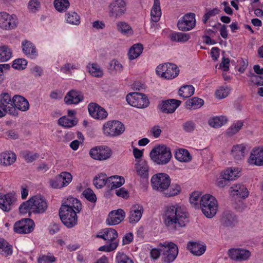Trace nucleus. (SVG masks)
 Listing matches in <instances>:
<instances>
[{
    "label": "nucleus",
    "mask_w": 263,
    "mask_h": 263,
    "mask_svg": "<svg viewBox=\"0 0 263 263\" xmlns=\"http://www.w3.org/2000/svg\"><path fill=\"white\" fill-rule=\"evenodd\" d=\"M166 227L171 231H176L184 227L188 222L185 208L179 204H171L166 206L163 215Z\"/></svg>",
    "instance_id": "obj_1"
},
{
    "label": "nucleus",
    "mask_w": 263,
    "mask_h": 263,
    "mask_svg": "<svg viewBox=\"0 0 263 263\" xmlns=\"http://www.w3.org/2000/svg\"><path fill=\"white\" fill-rule=\"evenodd\" d=\"M48 204L46 200L41 195H36L29 200L23 202L19 207L21 214L27 213L43 214L47 209Z\"/></svg>",
    "instance_id": "obj_2"
},
{
    "label": "nucleus",
    "mask_w": 263,
    "mask_h": 263,
    "mask_svg": "<svg viewBox=\"0 0 263 263\" xmlns=\"http://www.w3.org/2000/svg\"><path fill=\"white\" fill-rule=\"evenodd\" d=\"M149 157L155 164L165 165L171 161L172 154L169 147L164 144H159L151 150Z\"/></svg>",
    "instance_id": "obj_3"
},
{
    "label": "nucleus",
    "mask_w": 263,
    "mask_h": 263,
    "mask_svg": "<svg viewBox=\"0 0 263 263\" xmlns=\"http://www.w3.org/2000/svg\"><path fill=\"white\" fill-rule=\"evenodd\" d=\"M97 237L108 240L110 242L108 245L100 247L99 248V250L100 251L109 252L115 250L118 246V242L116 240L118 237V233L114 229H104L99 233Z\"/></svg>",
    "instance_id": "obj_4"
},
{
    "label": "nucleus",
    "mask_w": 263,
    "mask_h": 263,
    "mask_svg": "<svg viewBox=\"0 0 263 263\" xmlns=\"http://www.w3.org/2000/svg\"><path fill=\"white\" fill-rule=\"evenodd\" d=\"M218 206V202L213 196L205 194L202 196L199 208L206 217L211 218L216 214Z\"/></svg>",
    "instance_id": "obj_5"
},
{
    "label": "nucleus",
    "mask_w": 263,
    "mask_h": 263,
    "mask_svg": "<svg viewBox=\"0 0 263 263\" xmlns=\"http://www.w3.org/2000/svg\"><path fill=\"white\" fill-rule=\"evenodd\" d=\"M158 76L166 80H172L178 76L179 69L175 64L165 63L159 65L156 68Z\"/></svg>",
    "instance_id": "obj_6"
},
{
    "label": "nucleus",
    "mask_w": 263,
    "mask_h": 263,
    "mask_svg": "<svg viewBox=\"0 0 263 263\" xmlns=\"http://www.w3.org/2000/svg\"><path fill=\"white\" fill-rule=\"evenodd\" d=\"M125 130L123 123L119 121H109L105 122L102 127V132L107 137H117L121 135Z\"/></svg>",
    "instance_id": "obj_7"
},
{
    "label": "nucleus",
    "mask_w": 263,
    "mask_h": 263,
    "mask_svg": "<svg viewBox=\"0 0 263 263\" xmlns=\"http://www.w3.org/2000/svg\"><path fill=\"white\" fill-rule=\"evenodd\" d=\"M76 213L70 207L61 206L59 210V216L63 224L67 228H71L77 223L78 217Z\"/></svg>",
    "instance_id": "obj_8"
},
{
    "label": "nucleus",
    "mask_w": 263,
    "mask_h": 263,
    "mask_svg": "<svg viewBox=\"0 0 263 263\" xmlns=\"http://www.w3.org/2000/svg\"><path fill=\"white\" fill-rule=\"evenodd\" d=\"M126 100L130 105L138 108H146L149 104V100L145 95L137 92L128 93Z\"/></svg>",
    "instance_id": "obj_9"
},
{
    "label": "nucleus",
    "mask_w": 263,
    "mask_h": 263,
    "mask_svg": "<svg viewBox=\"0 0 263 263\" xmlns=\"http://www.w3.org/2000/svg\"><path fill=\"white\" fill-rule=\"evenodd\" d=\"M151 183L153 189L161 192H164L171 183L170 176L165 173H158L151 178Z\"/></svg>",
    "instance_id": "obj_10"
},
{
    "label": "nucleus",
    "mask_w": 263,
    "mask_h": 263,
    "mask_svg": "<svg viewBox=\"0 0 263 263\" xmlns=\"http://www.w3.org/2000/svg\"><path fill=\"white\" fill-rule=\"evenodd\" d=\"M163 247L161 250L162 251V259L164 262L170 263L173 262L176 258L178 249L177 246L172 242H164L160 244Z\"/></svg>",
    "instance_id": "obj_11"
},
{
    "label": "nucleus",
    "mask_w": 263,
    "mask_h": 263,
    "mask_svg": "<svg viewBox=\"0 0 263 263\" xmlns=\"http://www.w3.org/2000/svg\"><path fill=\"white\" fill-rule=\"evenodd\" d=\"M18 24L17 16L5 12H0V29L11 30L16 28Z\"/></svg>",
    "instance_id": "obj_12"
},
{
    "label": "nucleus",
    "mask_w": 263,
    "mask_h": 263,
    "mask_svg": "<svg viewBox=\"0 0 263 263\" xmlns=\"http://www.w3.org/2000/svg\"><path fill=\"white\" fill-rule=\"evenodd\" d=\"M126 11V3L124 0H115L108 6V14L111 17L118 18Z\"/></svg>",
    "instance_id": "obj_13"
},
{
    "label": "nucleus",
    "mask_w": 263,
    "mask_h": 263,
    "mask_svg": "<svg viewBox=\"0 0 263 263\" xmlns=\"http://www.w3.org/2000/svg\"><path fill=\"white\" fill-rule=\"evenodd\" d=\"M227 254L232 260L236 262L248 260L251 255L249 250L241 248H231L228 250Z\"/></svg>",
    "instance_id": "obj_14"
},
{
    "label": "nucleus",
    "mask_w": 263,
    "mask_h": 263,
    "mask_svg": "<svg viewBox=\"0 0 263 263\" xmlns=\"http://www.w3.org/2000/svg\"><path fill=\"white\" fill-rule=\"evenodd\" d=\"M72 177L69 173L64 172L50 180V186L54 189H61L67 186L72 181Z\"/></svg>",
    "instance_id": "obj_15"
},
{
    "label": "nucleus",
    "mask_w": 263,
    "mask_h": 263,
    "mask_svg": "<svg viewBox=\"0 0 263 263\" xmlns=\"http://www.w3.org/2000/svg\"><path fill=\"white\" fill-rule=\"evenodd\" d=\"M195 25V14L193 13L185 14L177 23L179 30L182 31H190L194 28Z\"/></svg>",
    "instance_id": "obj_16"
},
{
    "label": "nucleus",
    "mask_w": 263,
    "mask_h": 263,
    "mask_svg": "<svg viewBox=\"0 0 263 263\" xmlns=\"http://www.w3.org/2000/svg\"><path fill=\"white\" fill-rule=\"evenodd\" d=\"M34 223L29 218H25L16 222L13 227L15 232L18 234H27L33 230Z\"/></svg>",
    "instance_id": "obj_17"
},
{
    "label": "nucleus",
    "mask_w": 263,
    "mask_h": 263,
    "mask_svg": "<svg viewBox=\"0 0 263 263\" xmlns=\"http://www.w3.org/2000/svg\"><path fill=\"white\" fill-rule=\"evenodd\" d=\"M89 153L93 159L105 160L111 156V151L107 146H97L91 148Z\"/></svg>",
    "instance_id": "obj_18"
},
{
    "label": "nucleus",
    "mask_w": 263,
    "mask_h": 263,
    "mask_svg": "<svg viewBox=\"0 0 263 263\" xmlns=\"http://www.w3.org/2000/svg\"><path fill=\"white\" fill-rule=\"evenodd\" d=\"M88 110L90 116L95 119L104 120L108 116L107 111L96 103H89Z\"/></svg>",
    "instance_id": "obj_19"
},
{
    "label": "nucleus",
    "mask_w": 263,
    "mask_h": 263,
    "mask_svg": "<svg viewBox=\"0 0 263 263\" xmlns=\"http://www.w3.org/2000/svg\"><path fill=\"white\" fill-rule=\"evenodd\" d=\"M14 96L12 98L8 93H3L0 95V104L7 111L8 114L13 116H17L18 113L13 107Z\"/></svg>",
    "instance_id": "obj_20"
},
{
    "label": "nucleus",
    "mask_w": 263,
    "mask_h": 263,
    "mask_svg": "<svg viewBox=\"0 0 263 263\" xmlns=\"http://www.w3.org/2000/svg\"><path fill=\"white\" fill-rule=\"evenodd\" d=\"M21 47L23 53L31 59H35L39 55L35 45L31 41L24 40L22 42Z\"/></svg>",
    "instance_id": "obj_21"
},
{
    "label": "nucleus",
    "mask_w": 263,
    "mask_h": 263,
    "mask_svg": "<svg viewBox=\"0 0 263 263\" xmlns=\"http://www.w3.org/2000/svg\"><path fill=\"white\" fill-rule=\"evenodd\" d=\"M248 162L251 165L263 166V148H254L251 151Z\"/></svg>",
    "instance_id": "obj_22"
},
{
    "label": "nucleus",
    "mask_w": 263,
    "mask_h": 263,
    "mask_svg": "<svg viewBox=\"0 0 263 263\" xmlns=\"http://www.w3.org/2000/svg\"><path fill=\"white\" fill-rule=\"evenodd\" d=\"M180 103L181 101L179 100L169 99L162 101L159 108L162 112L172 114L179 106Z\"/></svg>",
    "instance_id": "obj_23"
},
{
    "label": "nucleus",
    "mask_w": 263,
    "mask_h": 263,
    "mask_svg": "<svg viewBox=\"0 0 263 263\" xmlns=\"http://www.w3.org/2000/svg\"><path fill=\"white\" fill-rule=\"evenodd\" d=\"M125 217V212L122 209L112 211L109 213L106 219L108 225L112 226L120 223Z\"/></svg>",
    "instance_id": "obj_24"
},
{
    "label": "nucleus",
    "mask_w": 263,
    "mask_h": 263,
    "mask_svg": "<svg viewBox=\"0 0 263 263\" xmlns=\"http://www.w3.org/2000/svg\"><path fill=\"white\" fill-rule=\"evenodd\" d=\"M220 221L224 227H233L237 222L236 215L230 211H224L220 216Z\"/></svg>",
    "instance_id": "obj_25"
},
{
    "label": "nucleus",
    "mask_w": 263,
    "mask_h": 263,
    "mask_svg": "<svg viewBox=\"0 0 263 263\" xmlns=\"http://www.w3.org/2000/svg\"><path fill=\"white\" fill-rule=\"evenodd\" d=\"M144 210L142 205L139 204L133 205L130 209V214L129 216V221L130 223H136L141 218Z\"/></svg>",
    "instance_id": "obj_26"
},
{
    "label": "nucleus",
    "mask_w": 263,
    "mask_h": 263,
    "mask_svg": "<svg viewBox=\"0 0 263 263\" xmlns=\"http://www.w3.org/2000/svg\"><path fill=\"white\" fill-rule=\"evenodd\" d=\"M83 99L81 92L75 90L69 91L64 98V102L67 105L78 104Z\"/></svg>",
    "instance_id": "obj_27"
},
{
    "label": "nucleus",
    "mask_w": 263,
    "mask_h": 263,
    "mask_svg": "<svg viewBox=\"0 0 263 263\" xmlns=\"http://www.w3.org/2000/svg\"><path fill=\"white\" fill-rule=\"evenodd\" d=\"M230 192L232 196L243 198L247 197L249 195L247 187L242 184H233L230 187Z\"/></svg>",
    "instance_id": "obj_28"
},
{
    "label": "nucleus",
    "mask_w": 263,
    "mask_h": 263,
    "mask_svg": "<svg viewBox=\"0 0 263 263\" xmlns=\"http://www.w3.org/2000/svg\"><path fill=\"white\" fill-rule=\"evenodd\" d=\"M15 198L11 194L4 195L0 193V208L5 212H8L11 209V204Z\"/></svg>",
    "instance_id": "obj_29"
},
{
    "label": "nucleus",
    "mask_w": 263,
    "mask_h": 263,
    "mask_svg": "<svg viewBox=\"0 0 263 263\" xmlns=\"http://www.w3.org/2000/svg\"><path fill=\"white\" fill-rule=\"evenodd\" d=\"M13 107L17 110L18 109L22 111H26L29 109V103L24 97L19 96H14Z\"/></svg>",
    "instance_id": "obj_30"
},
{
    "label": "nucleus",
    "mask_w": 263,
    "mask_h": 263,
    "mask_svg": "<svg viewBox=\"0 0 263 263\" xmlns=\"http://www.w3.org/2000/svg\"><path fill=\"white\" fill-rule=\"evenodd\" d=\"M135 169L137 174L142 178H147L149 174L148 163L144 160L138 161L135 164Z\"/></svg>",
    "instance_id": "obj_31"
},
{
    "label": "nucleus",
    "mask_w": 263,
    "mask_h": 263,
    "mask_svg": "<svg viewBox=\"0 0 263 263\" xmlns=\"http://www.w3.org/2000/svg\"><path fill=\"white\" fill-rule=\"evenodd\" d=\"M247 153L246 146L242 144L234 145L231 150V155L236 160L242 159Z\"/></svg>",
    "instance_id": "obj_32"
},
{
    "label": "nucleus",
    "mask_w": 263,
    "mask_h": 263,
    "mask_svg": "<svg viewBox=\"0 0 263 263\" xmlns=\"http://www.w3.org/2000/svg\"><path fill=\"white\" fill-rule=\"evenodd\" d=\"M16 159V155L11 152H3L0 154V163L5 166L12 164Z\"/></svg>",
    "instance_id": "obj_33"
},
{
    "label": "nucleus",
    "mask_w": 263,
    "mask_h": 263,
    "mask_svg": "<svg viewBox=\"0 0 263 263\" xmlns=\"http://www.w3.org/2000/svg\"><path fill=\"white\" fill-rule=\"evenodd\" d=\"M187 249L194 255L200 256L206 250L205 246L195 242H190L187 245Z\"/></svg>",
    "instance_id": "obj_34"
},
{
    "label": "nucleus",
    "mask_w": 263,
    "mask_h": 263,
    "mask_svg": "<svg viewBox=\"0 0 263 263\" xmlns=\"http://www.w3.org/2000/svg\"><path fill=\"white\" fill-rule=\"evenodd\" d=\"M240 172V168L236 167H230L224 171L222 176L224 180H233L239 176Z\"/></svg>",
    "instance_id": "obj_35"
},
{
    "label": "nucleus",
    "mask_w": 263,
    "mask_h": 263,
    "mask_svg": "<svg viewBox=\"0 0 263 263\" xmlns=\"http://www.w3.org/2000/svg\"><path fill=\"white\" fill-rule=\"evenodd\" d=\"M161 10L159 0H154L151 11V19L154 22H158L161 16Z\"/></svg>",
    "instance_id": "obj_36"
},
{
    "label": "nucleus",
    "mask_w": 263,
    "mask_h": 263,
    "mask_svg": "<svg viewBox=\"0 0 263 263\" xmlns=\"http://www.w3.org/2000/svg\"><path fill=\"white\" fill-rule=\"evenodd\" d=\"M125 182L123 177L119 176H112L108 177V187L114 190L121 187Z\"/></svg>",
    "instance_id": "obj_37"
},
{
    "label": "nucleus",
    "mask_w": 263,
    "mask_h": 263,
    "mask_svg": "<svg viewBox=\"0 0 263 263\" xmlns=\"http://www.w3.org/2000/svg\"><path fill=\"white\" fill-rule=\"evenodd\" d=\"M143 50V46L141 43H136L133 45L129 49L128 58L130 60H134L139 57Z\"/></svg>",
    "instance_id": "obj_38"
},
{
    "label": "nucleus",
    "mask_w": 263,
    "mask_h": 263,
    "mask_svg": "<svg viewBox=\"0 0 263 263\" xmlns=\"http://www.w3.org/2000/svg\"><path fill=\"white\" fill-rule=\"evenodd\" d=\"M87 69L90 75L96 78H101L104 74L103 70L97 63H89Z\"/></svg>",
    "instance_id": "obj_39"
},
{
    "label": "nucleus",
    "mask_w": 263,
    "mask_h": 263,
    "mask_svg": "<svg viewBox=\"0 0 263 263\" xmlns=\"http://www.w3.org/2000/svg\"><path fill=\"white\" fill-rule=\"evenodd\" d=\"M12 56V49L7 45L0 46V62L9 61Z\"/></svg>",
    "instance_id": "obj_40"
},
{
    "label": "nucleus",
    "mask_w": 263,
    "mask_h": 263,
    "mask_svg": "<svg viewBox=\"0 0 263 263\" xmlns=\"http://www.w3.org/2000/svg\"><path fill=\"white\" fill-rule=\"evenodd\" d=\"M175 157L177 160L184 162H189L192 159V156L188 151L183 148L177 149L175 153Z\"/></svg>",
    "instance_id": "obj_41"
},
{
    "label": "nucleus",
    "mask_w": 263,
    "mask_h": 263,
    "mask_svg": "<svg viewBox=\"0 0 263 263\" xmlns=\"http://www.w3.org/2000/svg\"><path fill=\"white\" fill-rule=\"evenodd\" d=\"M65 19L66 23L78 26L80 24V16L75 11H69L65 13Z\"/></svg>",
    "instance_id": "obj_42"
},
{
    "label": "nucleus",
    "mask_w": 263,
    "mask_h": 263,
    "mask_svg": "<svg viewBox=\"0 0 263 263\" xmlns=\"http://www.w3.org/2000/svg\"><path fill=\"white\" fill-rule=\"evenodd\" d=\"M204 104V101L198 97H193L188 99L185 102V105L187 109H196L200 108Z\"/></svg>",
    "instance_id": "obj_43"
},
{
    "label": "nucleus",
    "mask_w": 263,
    "mask_h": 263,
    "mask_svg": "<svg viewBox=\"0 0 263 263\" xmlns=\"http://www.w3.org/2000/svg\"><path fill=\"white\" fill-rule=\"evenodd\" d=\"M62 206L70 207L76 213H79L82 209L81 202L78 199L72 197L68 199L66 204H63Z\"/></svg>",
    "instance_id": "obj_44"
},
{
    "label": "nucleus",
    "mask_w": 263,
    "mask_h": 263,
    "mask_svg": "<svg viewBox=\"0 0 263 263\" xmlns=\"http://www.w3.org/2000/svg\"><path fill=\"white\" fill-rule=\"evenodd\" d=\"M170 37L173 42L184 43L190 39V35L183 32H174L170 34Z\"/></svg>",
    "instance_id": "obj_45"
},
{
    "label": "nucleus",
    "mask_w": 263,
    "mask_h": 263,
    "mask_svg": "<svg viewBox=\"0 0 263 263\" xmlns=\"http://www.w3.org/2000/svg\"><path fill=\"white\" fill-rule=\"evenodd\" d=\"M108 179L105 174H98L93 179V184L98 189H101L105 185L108 187Z\"/></svg>",
    "instance_id": "obj_46"
},
{
    "label": "nucleus",
    "mask_w": 263,
    "mask_h": 263,
    "mask_svg": "<svg viewBox=\"0 0 263 263\" xmlns=\"http://www.w3.org/2000/svg\"><path fill=\"white\" fill-rule=\"evenodd\" d=\"M53 6L59 12H65L70 7L68 0H54Z\"/></svg>",
    "instance_id": "obj_47"
},
{
    "label": "nucleus",
    "mask_w": 263,
    "mask_h": 263,
    "mask_svg": "<svg viewBox=\"0 0 263 263\" xmlns=\"http://www.w3.org/2000/svg\"><path fill=\"white\" fill-rule=\"evenodd\" d=\"M228 119L225 116L215 117L209 121V124L213 127L218 128L227 122Z\"/></svg>",
    "instance_id": "obj_48"
},
{
    "label": "nucleus",
    "mask_w": 263,
    "mask_h": 263,
    "mask_svg": "<svg viewBox=\"0 0 263 263\" xmlns=\"http://www.w3.org/2000/svg\"><path fill=\"white\" fill-rule=\"evenodd\" d=\"M195 91L194 87L191 85H184L179 90V95L182 98H187L192 96Z\"/></svg>",
    "instance_id": "obj_49"
},
{
    "label": "nucleus",
    "mask_w": 263,
    "mask_h": 263,
    "mask_svg": "<svg viewBox=\"0 0 263 263\" xmlns=\"http://www.w3.org/2000/svg\"><path fill=\"white\" fill-rule=\"evenodd\" d=\"M12 253V246L10 245L4 239L0 238V253L5 256H8Z\"/></svg>",
    "instance_id": "obj_50"
},
{
    "label": "nucleus",
    "mask_w": 263,
    "mask_h": 263,
    "mask_svg": "<svg viewBox=\"0 0 263 263\" xmlns=\"http://www.w3.org/2000/svg\"><path fill=\"white\" fill-rule=\"evenodd\" d=\"M58 122L59 125L63 127L70 128L77 124V120L76 118L69 119L66 116H63L59 119Z\"/></svg>",
    "instance_id": "obj_51"
},
{
    "label": "nucleus",
    "mask_w": 263,
    "mask_h": 263,
    "mask_svg": "<svg viewBox=\"0 0 263 263\" xmlns=\"http://www.w3.org/2000/svg\"><path fill=\"white\" fill-rule=\"evenodd\" d=\"M117 26V30L124 35H129L133 34L131 27L126 22H119Z\"/></svg>",
    "instance_id": "obj_52"
},
{
    "label": "nucleus",
    "mask_w": 263,
    "mask_h": 263,
    "mask_svg": "<svg viewBox=\"0 0 263 263\" xmlns=\"http://www.w3.org/2000/svg\"><path fill=\"white\" fill-rule=\"evenodd\" d=\"M181 191L180 186L177 184L170 185L166 190L163 192L165 197H170L178 195Z\"/></svg>",
    "instance_id": "obj_53"
},
{
    "label": "nucleus",
    "mask_w": 263,
    "mask_h": 263,
    "mask_svg": "<svg viewBox=\"0 0 263 263\" xmlns=\"http://www.w3.org/2000/svg\"><path fill=\"white\" fill-rule=\"evenodd\" d=\"M202 196L198 192L193 193L190 198V202L195 209H199Z\"/></svg>",
    "instance_id": "obj_54"
},
{
    "label": "nucleus",
    "mask_w": 263,
    "mask_h": 263,
    "mask_svg": "<svg viewBox=\"0 0 263 263\" xmlns=\"http://www.w3.org/2000/svg\"><path fill=\"white\" fill-rule=\"evenodd\" d=\"M108 69L112 72H120L123 69V66L119 61L113 59L109 62Z\"/></svg>",
    "instance_id": "obj_55"
},
{
    "label": "nucleus",
    "mask_w": 263,
    "mask_h": 263,
    "mask_svg": "<svg viewBox=\"0 0 263 263\" xmlns=\"http://www.w3.org/2000/svg\"><path fill=\"white\" fill-rule=\"evenodd\" d=\"M243 126V122L241 121H238L234 122L227 130V134L232 136L237 132Z\"/></svg>",
    "instance_id": "obj_56"
},
{
    "label": "nucleus",
    "mask_w": 263,
    "mask_h": 263,
    "mask_svg": "<svg viewBox=\"0 0 263 263\" xmlns=\"http://www.w3.org/2000/svg\"><path fill=\"white\" fill-rule=\"evenodd\" d=\"M116 263H134L133 260L124 252H118L116 257Z\"/></svg>",
    "instance_id": "obj_57"
},
{
    "label": "nucleus",
    "mask_w": 263,
    "mask_h": 263,
    "mask_svg": "<svg viewBox=\"0 0 263 263\" xmlns=\"http://www.w3.org/2000/svg\"><path fill=\"white\" fill-rule=\"evenodd\" d=\"M28 62L25 59H17L15 60L12 64V67L17 70H23L26 68Z\"/></svg>",
    "instance_id": "obj_58"
},
{
    "label": "nucleus",
    "mask_w": 263,
    "mask_h": 263,
    "mask_svg": "<svg viewBox=\"0 0 263 263\" xmlns=\"http://www.w3.org/2000/svg\"><path fill=\"white\" fill-rule=\"evenodd\" d=\"M41 4L39 0H30L28 4V9L29 12L34 13L40 8Z\"/></svg>",
    "instance_id": "obj_59"
},
{
    "label": "nucleus",
    "mask_w": 263,
    "mask_h": 263,
    "mask_svg": "<svg viewBox=\"0 0 263 263\" xmlns=\"http://www.w3.org/2000/svg\"><path fill=\"white\" fill-rule=\"evenodd\" d=\"M230 90L228 87H220L216 92L215 95L217 98L223 99L227 97L229 93Z\"/></svg>",
    "instance_id": "obj_60"
},
{
    "label": "nucleus",
    "mask_w": 263,
    "mask_h": 263,
    "mask_svg": "<svg viewBox=\"0 0 263 263\" xmlns=\"http://www.w3.org/2000/svg\"><path fill=\"white\" fill-rule=\"evenodd\" d=\"M83 196L91 202H96L97 197L93 191L90 189L85 190L83 192Z\"/></svg>",
    "instance_id": "obj_61"
},
{
    "label": "nucleus",
    "mask_w": 263,
    "mask_h": 263,
    "mask_svg": "<svg viewBox=\"0 0 263 263\" xmlns=\"http://www.w3.org/2000/svg\"><path fill=\"white\" fill-rule=\"evenodd\" d=\"M182 128L187 133H192L196 128V124L193 121H187L183 123Z\"/></svg>",
    "instance_id": "obj_62"
},
{
    "label": "nucleus",
    "mask_w": 263,
    "mask_h": 263,
    "mask_svg": "<svg viewBox=\"0 0 263 263\" xmlns=\"http://www.w3.org/2000/svg\"><path fill=\"white\" fill-rule=\"evenodd\" d=\"M55 261V258L51 254L43 255L38 259V263H53Z\"/></svg>",
    "instance_id": "obj_63"
},
{
    "label": "nucleus",
    "mask_w": 263,
    "mask_h": 263,
    "mask_svg": "<svg viewBox=\"0 0 263 263\" xmlns=\"http://www.w3.org/2000/svg\"><path fill=\"white\" fill-rule=\"evenodd\" d=\"M22 155L23 158L27 162H31L39 157L36 153H32L29 152H25Z\"/></svg>",
    "instance_id": "obj_64"
}]
</instances>
